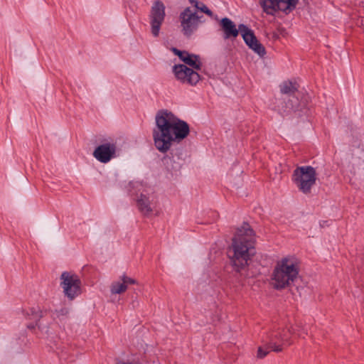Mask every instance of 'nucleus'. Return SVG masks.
Here are the masks:
<instances>
[{"label":"nucleus","mask_w":364,"mask_h":364,"mask_svg":"<svg viewBox=\"0 0 364 364\" xmlns=\"http://www.w3.org/2000/svg\"><path fill=\"white\" fill-rule=\"evenodd\" d=\"M60 287L65 296L70 300L81 294V282L78 276L75 274L64 272L60 276Z\"/></svg>","instance_id":"6"},{"label":"nucleus","mask_w":364,"mask_h":364,"mask_svg":"<svg viewBox=\"0 0 364 364\" xmlns=\"http://www.w3.org/2000/svg\"><path fill=\"white\" fill-rule=\"evenodd\" d=\"M166 7L161 1L153 2L149 14V22L151 27V33L154 37H158L161 27L166 17Z\"/></svg>","instance_id":"7"},{"label":"nucleus","mask_w":364,"mask_h":364,"mask_svg":"<svg viewBox=\"0 0 364 364\" xmlns=\"http://www.w3.org/2000/svg\"><path fill=\"white\" fill-rule=\"evenodd\" d=\"M269 350H271V348H269L268 343L266 344L265 347H259L257 357L260 359L264 358L269 353Z\"/></svg>","instance_id":"19"},{"label":"nucleus","mask_w":364,"mask_h":364,"mask_svg":"<svg viewBox=\"0 0 364 364\" xmlns=\"http://www.w3.org/2000/svg\"><path fill=\"white\" fill-rule=\"evenodd\" d=\"M204 13L206 14L207 15H208L209 16H213V13L209 9H207Z\"/></svg>","instance_id":"22"},{"label":"nucleus","mask_w":364,"mask_h":364,"mask_svg":"<svg viewBox=\"0 0 364 364\" xmlns=\"http://www.w3.org/2000/svg\"><path fill=\"white\" fill-rule=\"evenodd\" d=\"M200 17L197 15L196 11L190 7L186 8L179 16V20L182 32L186 36L192 35L199 26Z\"/></svg>","instance_id":"9"},{"label":"nucleus","mask_w":364,"mask_h":364,"mask_svg":"<svg viewBox=\"0 0 364 364\" xmlns=\"http://www.w3.org/2000/svg\"><path fill=\"white\" fill-rule=\"evenodd\" d=\"M292 181L304 193H309L316 181V173L311 166L297 167L293 173Z\"/></svg>","instance_id":"4"},{"label":"nucleus","mask_w":364,"mask_h":364,"mask_svg":"<svg viewBox=\"0 0 364 364\" xmlns=\"http://www.w3.org/2000/svg\"><path fill=\"white\" fill-rule=\"evenodd\" d=\"M173 52L179 57V58L184 62L186 65H189L192 69L198 71L201 68L202 63L199 56L191 54L186 51H181L177 48H173Z\"/></svg>","instance_id":"13"},{"label":"nucleus","mask_w":364,"mask_h":364,"mask_svg":"<svg viewBox=\"0 0 364 364\" xmlns=\"http://www.w3.org/2000/svg\"><path fill=\"white\" fill-rule=\"evenodd\" d=\"M156 202V195L153 188L150 187L143 188L137 198L138 208L144 215H148L153 211Z\"/></svg>","instance_id":"11"},{"label":"nucleus","mask_w":364,"mask_h":364,"mask_svg":"<svg viewBox=\"0 0 364 364\" xmlns=\"http://www.w3.org/2000/svg\"><path fill=\"white\" fill-rule=\"evenodd\" d=\"M220 26L224 33L223 38L225 39L236 38L240 33V26L237 28L234 22L228 18H222Z\"/></svg>","instance_id":"15"},{"label":"nucleus","mask_w":364,"mask_h":364,"mask_svg":"<svg viewBox=\"0 0 364 364\" xmlns=\"http://www.w3.org/2000/svg\"><path fill=\"white\" fill-rule=\"evenodd\" d=\"M298 0H261L260 4L264 11L269 15H274L277 11L289 14L292 11Z\"/></svg>","instance_id":"8"},{"label":"nucleus","mask_w":364,"mask_h":364,"mask_svg":"<svg viewBox=\"0 0 364 364\" xmlns=\"http://www.w3.org/2000/svg\"><path fill=\"white\" fill-rule=\"evenodd\" d=\"M69 314V309L67 308H62L59 311H56V316L60 319L62 317L66 316Z\"/></svg>","instance_id":"21"},{"label":"nucleus","mask_w":364,"mask_h":364,"mask_svg":"<svg viewBox=\"0 0 364 364\" xmlns=\"http://www.w3.org/2000/svg\"><path fill=\"white\" fill-rule=\"evenodd\" d=\"M172 71L176 79L182 84L193 86L200 80L198 71L184 64L175 65L173 66Z\"/></svg>","instance_id":"10"},{"label":"nucleus","mask_w":364,"mask_h":364,"mask_svg":"<svg viewBox=\"0 0 364 364\" xmlns=\"http://www.w3.org/2000/svg\"><path fill=\"white\" fill-rule=\"evenodd\" d=\"M297 90V86L296 83L292 82H284L281 85V92L284 94L291 95L294 93Z\"/></svg>","instance_id":"17"},{"label":"nucleus","mask_w":364,"mask_h":364,"mask_svg":"<svg viewBox=\"0 0 364 364\" xmlns=\"http://www.w3.org/2000/svg\"><path fill=\"white\" fill-rule=\"evenodd\" d=\"M117 146L114 143L106 142L99 145L93 152V156L100 162L107 164L116 156Z\"/></svg>","instance_id":"12"},{"label":"nucleus","mask_w":364,"mask_h":364,"mask_svg":"<svg viewBox=\"0 0 364 364\" xmlns=\"http://www.w3.org/2000/svg\"><path fill=\"white\" fill-rule=\"evenodd\" d=\"M255 235L248 223H243L236 232L230 250V258L236 268L242 269L255 254Z\"/></svg>","instance_id":"2"},{"label":"nucleus","mask_w":364,"mask_h":364,"mask_svg":"<svg viewBox=\"0 0 364 364\" xmlns=\"http://www.w3.org/2000/svg\"><path fill=\"white\" fill-rule=\"evenodd\" d=\"M299 260L294 255H287L279 259L274 268L272 284L277 289L289 287L298 277Z\"/></svg>","instance_id":"3"},{"label":"nucleus","mask_w":364,"mask_h":364,"mask_svg":"<svg viewBox=\"0 0 364 364\" xmlns=\"http://www.w3.org/2000/svg\"><path fill=\"white\" fill-rule=\"evenodd\" d=\"M296 333L292 327L278 329L274 331L269 338L268 346L271 350L279 353L292 344L291 336Z\"/></svg>","instance_id":"5"},{"label":"nucleus","mask_w":364,"mask_h":364,"mask_svg":"<svg viewBox=\"0 0 364 364\" xmlns=\"http://www.w3.org/2000/svg\"><path fill=\"white\" fill-rule=\"evenodd\" d=\"M248 47L260 57H263L266 53L264 47L258 40L248 46Z\"/></svg>","instance_id":"18"},{"label":"nucleus","mask_w":364,"mask_h":364,"mask_svg":"<svg viewBox=\"0 0 364 364\" xmlns=\"http://www.w3.org/2000/svg\"><path fill=\"white\" fill-rule=\"evenodd\" d=\"M190 2L193 4L197 9L201 11L203 13L207 9H208L205 4L203 3H199L196 0H190Z\"/></svg>","instance_id":"20"},{"label":"nucleus","mask_w":364,"mask_h":364,"mask_svg":"<svg viewBox=\"0 0 364 364\" xmlns=\"http://www.w3.org/2000/svg\"><path fill=\"white\" fill-rule=\"evenodd\" d=\"M240 35L242 36L245 43L247 46H250L257 39L254 34V32L244 24H240Z\"/></svg>","instance_id":"16"},{"label":"nucleus","mask_w":364,"mask_h":364,"mask_svg":"<svg viewBox=\"0 0 364 364\" xmlns=\"http://www.w3.org/2000/svg\"><path fill=\"white\" fill-rule=\"evenodd\" d=\"M134 284L136 280L123 274L111 284L110 292L112 294H121L127 291L129 285Z\"/></svg>","instance_id":"14"},{"label":"nucleus","mask_w":364,"mask_h":364,"mask_svg":"<svg viewBox=\"0 0 364 364\" xmlns=\"http://www.w3.org/2000/svg\"><path fill=\"white\" fill-rule=\"evenodd\" d=\"M155 123L152 132L154 146L162 154L168 151L174 142L182 141L190 133L188 123L167 109L156 113Z\"/></svg>","instance_id":"1"}]
</instances>
